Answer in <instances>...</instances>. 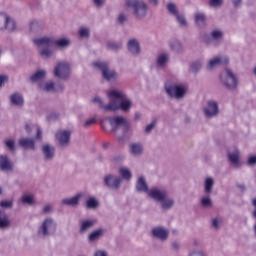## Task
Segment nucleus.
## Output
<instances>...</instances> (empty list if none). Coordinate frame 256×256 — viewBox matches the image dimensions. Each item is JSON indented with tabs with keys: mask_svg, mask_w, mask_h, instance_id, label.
Returning a JSON list of instances; mask_svg holds the SVG:
<instances>
[{
	"mask_svg": "<svg viewBox=\"0 0 256 256\" xmlns=\"http://www.w3.org/2000/svg\"><path fill=\"white\" fill-rule=\"evenodd\" d=\"M166 9L168 13H170V15H173L174 17H176L177 14L179 13V9H177V5L173 2L168 3L166 5Z\"/></svg>",
	"mask_w": 256,
	"mask_h": 256,
	"instance_id": "58836bf2",
	"label": "nucleus"
},
{
	"mask_svg": "<svg viewBox=\"0 0 256 256\" xmlns=\"http://www.w3.org/2000/svg\"><path fill=\"white\" fill-rule=\"evenodd\" d=\"M203 43L209 47H217L223 41V33H209L202 37Z\"/></svg>",
	"mask_w": 256,
	"mask_h": 256,
	"instance_id": "9d476101",
	"label": "nucleus"
},
{
	"mask_svg": "<svg viewBox=\"0 0 256 256\" xmlns=\"http://www.w3.org/2000/svg\"><path fill=\"white\" fill-rule=\"evenodd\" d=\"M51 211H53V205L51 204L45 205L42 209V213H45V214L51 213Z\"/></svg>",
	"mask_w": 256,
	"mask_h": 256,
	"instance_id": "5fc2aeb1",
	"label": "nucleus"
},
{
	"mask_svg": "<svg viewBox=\"0 0 256 256\" xmlns=\"http://www.w3.org/2000/svg\"><path fill=\"white\" fill-rule=\"evenodd\" d=\"M93 66L101 71L102 77L106 79V81H113V79H117V72L109 68L108 62L96 61L93 63Z\"/></svg>",
	"mask_w": 256,
	"mask_h": 256,
	"instance_id": "6e6552de",
	"label": "nucleus"
},
{
	"mask_svg": "<svg viewBox=\"0 0 256 256\" xmlns=\"http://www.w3.org/2000/svg\"><path fill=\"white\" fill-rule=\"evenodd\" d=\"M1 207H5L6 209L13 208V200H2Z\"/></svg>",
	"mask_w": 256,
	"mask_h": 256,
	"instance_id": "09e8293b",
	"label": "nucleus"
},
{
	"mask_svg": "<svg viewBox=\"0 0 256 256\" xmlns=\"http://www.w3.org/2000/svg\"><path fill=\"white\" fill-rule=\"evenodd\" d=\"M175 17L180 27H187V19L185 18V14L178 13Z\"/></svg>",
	"mask_w": 256,
	"mask_h": 256,
	"instance_id": "37998d69",
	"label": "nucleus"
},
{
	"mask_svg": "<svg viewBox=\"0 0 256 256\" xmlns=\"http://www.w3.org/2000/svg\"><path fill=\"white\" fill-rule=\"evenodd\" d=\"M33 43L39 49L42 48L39 51V55H41L43 59H49V57L53 56V50L49 47H55V49L63 51V49H67V47L71 45V40L69 38L53 39L49 37H41L33 39Z\"/></svg>",
	"mask_w": 256,
	"mask_h": 256,
	"instance_id": "f03ea898",
	"label": "nucleus"
},
{
	"mask_svg": "<svg viewBox=\"0 0 256 256\" xmlns=\"http://www.w3.org/2000/svg\"><path fill=\"white\" fill-rule=\"evenodd\" d=\"M128 51L132 55H140L141 54V45L137 39H130L127 43Z\"/></svg>",
	"mask_w": 256,
	"mask_h": 256,
	"instance_id": "aec40b11",
	"label": "nucleus"
},
{
	"mask_svg": "<svg viewBox=\"0 0 256 256\" xmlns=\"http://www.w3.org/2000/svg\"><path fill=\"white\" fill-rule=\"evenodd\" d=\"M89 37V33H80L79 34V39H87Z\"/></svg>",
	"mask_w": 256,
	"mask_h": 256,
	"instance_id": "774afa93",
	"label": "nucleus"
},
{
	"mask_svg": "<svg viewBox=\"0 0 256 256\" xmlns=\"http://www.w3.org/2000/svg\"><path fill=\"white\" fill-rule=\"evenodd\" d=\"M167 194V190L163 188H152L148 192L149 197H151V199L157 201L158 203H161L162 199H165V197H167Z\"/></svg>",
	"mask_w": 256,
	"mask_h": 256,
	"instance_id": "f3484780",
	"label": "nucleus"
},
{
	"mask_svg": "<svg viewBox=\"0 0 256 256\" xmlns=\"http://www.w3.org/2000/svg\"><path fill=\"white\" fill-rule=\"evenodd\" d=\"M86 207L87 209H97L99 207V199L95 197H89L86 200Z\"/></svg>",
	"mask_w": 256,
	"mask_h": 256,
	"instance_id": "c9c22d12",
	"label": "nucleus"
},
{
	"mask_svg": "<svg viewBox=\"0 0 256 256\" xmlns=\"http://www.w3.org/2000/svg\"><path fill=\"white\" fill-rule=\"evenodd\" d=\"M128 18L127 15L124 13L119 14L118 16V23H120V25H123V23H127Z\"/></svg>",
	"mask_w": 256,
	"mask_h": 256,
	"instance_id": "603ef678",
	"label": "nucleus"
},
{
	"mask_svg": "<svg viewBox=\"0 0 256 256\" xmlns=\"http://www.w3.org/2000/svg\"><path fill=\"white\" fill-rule=\"evenodd\" d=\"M123 47V44L121 42H108L107 48L110 49V51H119Z\"/></svg>",
	"mask_w": 256,
	"mask_h": 256,
	"instance_id": "79ce46f5",
	"label": "nucleus"
},
{
	"mask_svg": "<svg viewBox=\"0 0 256 256\" xmlns=\"http://www.w3.org/2000/svg\"><path fill=\"white\" fill-rule=\"evenodd\" d=\"M172 249H173V251H179V249H181V244L177 241H174L172 243Z\"/></svg>",
	"mask_w": 256,
	"mask_h": 256,
	"instance_id": "bf43d9fd",
	"label": "nucleus"
},
{
	"mask_svg": "<svg viewBox=\"0 0 256 256\" xmlns=\"http://www.w3.org/2000/svg\"><path fill=\"white\" fill-rule=\"evenodd\" d=\"M129 151L133 157H141L143 155V144L136 142L129 145Z\"/></svg>",
	"mask_w": 256,
	"mask_h": 256,
	"instance_id": "bb28decb",
	"label": "nucleus"
},
{
	"mask_svg": "<svg viewBox=\"0 0 256 256\" xmlns=\"http://www.w3.org/2000/svg\"><path fill=\"white\" fill-rule=\"evenodd\" d=\"M221 223H223V220L221 218H214L212 219V227L213 229H219L221 227Z\"/></svg>",
	"mask_w": 256,
	"mask_h": 256,
	"instance_id": "de8ad7c7",
	"label": "nucleus"
},
{
	"mask_svg": "<svg viewBox=\"0 0 256 256\" xmlns=\"http://www.w3.org/2000/svg\"><path fill=\"white\" fill-rule=\"evenodd\" d=\"M203 113L207 119H213L219 115V103L214 100H209L207 105L203 108Z\"/></svg>",
	"mask_w": 256,
	"mask_h": 256,
	"instance_id": "f8f14e48",
	"label": "nucleus"
},
{
	"mask_svg": "<svg viewBox=\"0 0 256 256\" xmlns=\"http://www.w3.org/2000/svg\"><path fill=\"white\" fill-rule=\"evenodd\" d=\"M164 91L170 99L183 101V99L187 97V93H189V88L183 83L167 80L164 84Z\"/></svg>",
	"mask_w": 256,
	"mask_h": 256,
	"instance_id": "7ed1b4c3",
	"label": "nucleus"
},
{
	"mask_svg": "<svg viewBox=\"0 0 256 256\" xmlns=\"http://www.w3.org/2000/svg\"><path fill=\"white\" fill-rule=\"evenodd\" d=\"M4 144L6 145L7 149L11 151L12 153H15V140L13 139H7L4 141Z\"/></svg>",
	"mask_w": 256,
	"mask_h": 256,
	"instance_id": "a18cd8bd",
	"label": "nucleus"
},
{
	"mask_svg": "<svg viewBox=\"0 0 256 256\" xmlns=\"http://www.w3.org/2000/svg\"><path fill=\"white\" fill-rule=\"evenodd\" d=\"M21 202L24 203V205H35V196L32 194H25L22 196Z\"/></svg>",
	"mask_w": 256,
	"mask_h": 256,
	"instance_id": "e433bc0d",
	"label": "nucleus"
},
{
	"mask_svg": "<svg viewBox=\"0 0 256 256\" xmlns=\"http://www.w3.org/2000/svg\"><path fill=\"white\" fill-rule=\"evenodd\" d=\"M57 232V222L53 218H46L42 221L38 228L37 234L39 237H51Z\"/></svg>",
	"mask_w": 256,
	"mask_h": 256,
	"instance_id": "0eeeda50",
	"label": "nucleus"
},
{
	"mask_svg": "<svg viewBox=\"0 0 256 256\" xmlns=\"http://www.w3.org/2000/svg\"><path fill=\"white\" fill-rule=\"evenodd\" d=\"M202 207L209 209V207H213V200L209 196H203L200 201Z\"/></svg>",
	"mask_w": 256,
	"mask_h": 256,
	"instance_id": "ea45409f",
	"label": "nucleus"
},
{
	"mask_svg": "<svg viewBox=\"0 0 256 256\" xmlns=\"http://www.w3.org/2000/svg\"><path fill=\"white\" fill-rule=\"evenodd\" d=\"M83 197V193H78L73 197L62 199V204L67 205V207H79V201Z\"/></svg>",
	"mask_w": 256,
	"mask_h": 256,
	"instance_id": "6ab92c4d",
	"label": "nucleus"
},
{
	"mask_svg": "<svg viewBox=\"0 0 256 256\" xmlns=\"http://www.w3.org/2000/svg\"><path fill=\"white\" fill-rule=\"evenodd\" d=\"M47 72L45 70H38L36 71L31 77V81L33 83H37V81H41V79H45Z\"/></svg>",
	"mask_w": 256,
	"mask_h": 256,
	"instance_id": "72a5a7b5",
	"label": "nucleus"
},
{
	"mask_svg": "<svg viewBox=\"0 0 256 256\" xmlns=\"http://www.w3.org/2000/svg\"><path fill=\"white\" fill-rule=\"evenodd\" d=\"M36 139H41V128L36 126Z\"/></svg>",
	"mask_w": 256,
	"mask_h": 256,
	"instance_id": "69168bd1",
	"label": "nucleus"
},
{
	"mask_svg": "<svg viewBox=\"0 0 256 256\" xmlns=\"http://www.w3.org/2000/svg\"><path fill=\"white\" fill-rule=\"evenodd\" d=\"M167 61H169V55L161 54L157 58V66L158 67H165L167 65Z\"/></svg>",
	"mask_w": 256,
	"mask_h": 256,
	"instance_id": "4c0bfd02",
	"label": "nucleus"
},
{
	"mask_svg": "<svg viewBox=\"0 0 256 256\" xmlns=\"http://www.w3.org/2000/svg\"><path fill=\"white\" fill-rule=\"evenodd\" d=\"M7 81H9V77L7 75H1V85L7 83Z\"/></svg>",
	"mask_w": 256,
	"mask_h": 256,
	"instance_id": "0e129e2a",
	"label": "nucleus"
},
{
	"mask_svg": "<svg viewBox=\"0 0 256 256\" xmlns=\"http://www.w3.org/2000/svg\"><path fill=\"white\" fill-rule=\"evenodd\" d=\"M45 29V24L41 20H32L29 22V30L31 33H39Z\"/></svg>",
	"mask_w": 256,
	"mask_h": 256,
	"instance_id": "4be33fe9",
	"label": "nucleus"
},
{
	"mask_svg": "<svg viewBox=\"0 0 256 256\" xmlns=\"http://www.w3.org/2000/svg\"><path fill=\"white\" fill-rule=\"evenodd\" d=\"M155 127H157V121H152L150 124H148L146 127H145V133L147 135H149V133H151V131H153V129H155Z\"/></svg>",
	"mask_w": 256,
	"mask_h": 256,
	"instance_id": "49530a36",
	"label": "nucleus"
},
{
	"mask_svg": "<svg viewBox=\"0 0 256 256\" xmlns=\"http://www.w3.org/2000/svg\"><path fill=\"white\" fill-rule=\"evenodd\" d=\"M136 190L139 193H149V186L147 185V180L145 177L140 176L136 182Z\"/></svg>",
	"mask_w": 256,
	"mask_h": 256,
	"instance_id": "c85d7f7f",
	"label": "nucleus"
},
{
	"mask_svg": "<svg viewBox=\"0 0 256 256\" xmlns=\"http://www.w3.org/2000/svg\"><path fill=\"white\" fill-rule=\"evenodd\" d=\"M119 174L121 175L122 179H125L126 181H131V178L133 177L131 170H129L127 167H121L119 169Z\"/></svg>",
	"mask_w": 256,
	"mask_h": 256,
	"instance_id": "f704fd0d",
	"label": "nucleus"
},
{
	"mask_svg": "<svg viewBox=\"0 0 256 256\" xmlns=\"http://www.w3.org/2000/svg\"><path fill=\"white\" fill-rule=\"evenodd\" d=\"M189 256H207V255H205V253H203L202 251H195V252H192Z\"/></svg>",
	"mask_w": 256,
	"mask_h": 256,
	"instance_id": "680f3d73",
	"label": "nucleus"
},
{
	"mask_svg": "<svg viewBox=\"0 0 256 256\" xmlns=\"http://www.w3.org/2000/svg\"><path fill=\"white\" fill-rule=\"evenodd\" d=\"M42 153L47 161H51L55 157V146L50 144L43 145Z\"/></svg>",
	"mask_w": 256,
	"mask_h": 256,
	"instance_id": "b1692460",
	"label": "nucleus"
},
{
	"mask_svg": "<svg viewBox=\"0 0 256 256\" xmlns=\"http://www.w3.org/2000/svg\"><path fill=\"white\" fill-rule=\"evenodd\" d=\"M228 160L231 165H235V167H240L241 162L239 161V150L234 148L233 151H228Z\"/></svg>",
	"mask_w": 256,
	"mask_h": 256,
	"instance_id": "393cba45",
	"label": "nucleus"
},
{
	"mask_svg": "<svg viewBox=\"0 0 256 256\" xmlns=\"http://www.w3.org/2000/svg\"><path fill=\"white\" fill-rule=\"evenodd\" d=\"M39 87L46 93H59V91H63V89H65V86L62 83L55 84L51 81L42 82L39 84Z\"/></svg>",
	"mask_w": 256,
	"mask_h": 256,
	"instance_id": "ddd939ff",
	"label": "nucleus"
},
{
	"mask_svg": "<svg viewBox=\"0 0 256 256\" xmlns=\"http://www.w3.org/2000/svg\"><path fill=\"white\" fill-rule=\"evenodd\" d=\"M160 205L164 211L173 209L175 205V199L167 194L160 202Z\"/></svg>",
	"mask_w": 256,
	"mask_h": 256,
	"instance_id": "5701e85b",
	"label": "nucleus"
},
{
	"mask_svg": "<svg viewBox=\"0 0 256 256\" xmlns=\"http://www.w3.org/2000/svg\"><path fill=\"white\" fill-rule=\"evenodd\" d=\"M151 235L159 241H167L169 239V229L164 226H155L151 230Z\"/></svg>",
	"mask_w": 256,
	"mask_h": 256,
	"instance_id": "4468645a",
	"label": "nucleus"
},
{
	"mask_svg": "<svg viewBox=\"0 0 256 256\" xmlns=\"http://www.w3.org/2000/svg\"><path fill=\"white\" fill-rule=\"evenodd\" d=\"M213 187H215V179L207 177L204 180V193L211 195L213 193Z\"/></svg>",
	"mask_w": 256,
	"mask_h": 256,
	"instance_id": "7c9ffc66",
	"label": "nucleus"
},
{
	"mask_svg": "<svg viewBox=\"0 0 256 256\" xmlns=\"http://www.w3.org/2000/svg\"><path fill=\"white\" fill-rule=\"evenodd\" d=\"M107 123H109V125L111 126L112 131H117L119 127H123L124 133H127L129 131V127H131L129 121H127V119L123 116L106 118L102 122V127L105 131H107V129L105 128V125H107Z\"/></svg>",
	"mask_w": 256,
	"mask_h": 256,
	"instance_id": "423d86ee",
	"label": "nucleus"
},
{
	"mask_svg": "<svg viewBox=\"0 0 256 256\" xmlns=\"http://www.w3.org/2000/svg\"><path fill=\"white\" fill-rule=\"evenodd\" d=\"M227 63H229V57L215 56L209 60L207 69H209V71H213V69H217L220 65H227Z\"/></svg>",
	"mask_w": 256,
	"mask_h": 256,
	"instance_id": "dca6fc26",
	"label": "nucleus"
},
{
	"mask_svg": "<svg viewBox=\"0 0 256 256\" xmlns=\"http://www.w3.org/2000/svg\"><path fill=\"white\" fill-rule=\"evenodd\" d=\"M248 165H249L250 167H253V166L256 165V155L250 156V157L248 158Z\"/></svg>",
	"mask_w": 256,
	"mask_h": 256,
	"instance_id": "6e6d98bb",
	"label": "nucleus"
},
{
	"mask_svg": "<svg viewBox=\"0 0 256 256\" xmlns=\"http://www.w3.org/2000/svg\"><path fill=\"white\" fill-rule=\"evenodd\" d=\"M95 123H97V119L95 118H89L88 120H86L83 124V127L87 128V127H91V125H95Z\"/></svg>",
	"mask_w": 256,
	"mask_h": 256,
	"instance_id": "3c124183",
	"label": "nucleus"
},
{
	"mask_svg": "<svg viewBox=\"0 0 256 256\" xmlns=\"http://www.w3.org/2000/svg\"><path fill=\"white\" fill-rule=\"evenodd\" d=\"M19 145L23 149H35V140L33 138H20Z\"/></svg>",
	"mask_w": 256,
	"mask_h": 256,
	"instance_id": "c756f323",
	"label": "nucleus"
},
{
	"mask_svg": "<svg viewBox=\"0 0 256 256\" xmlns=\"http://www.w3.org/2000/svg\"><path fill=\"white\" fill-rule=\"evenodd\" d=\"M220 81L226 89H229V91H237V88L239 87V78H237L235 73L229 69H225L221 72Z\"/></svg>",
	"mask_w": 256,
	"mask_h": 256,
	"instance_id": "39448f33",
	"label": "nucleus"
},
{
	"mask_svg": "<svg viewBox=\"0 0 256 256\" xmlns=\"http://www.w3.org/2000/svg\"><path fill=\"white\" fill-rule=\"evenodd\" d=\"M71 135H73V130H60L56 132V143L59 147H69L71 143Z\"/></svg>",
	"mask_w": 256,
	"mask_h": 256,
	"instance_id": "1a4fd4ad",
	"label": "nucleus"
},
{
	"mask_svg": "<svg viewBox=\"0 0 256 256\" xmlns=\"http://www.w3.org/2000/svg\"><path fill=\"white\" fill-rule=\"evenodd\" d=\"M194 21L198 27H205L207 16H205V14L203 13H196L194 17Z\"/></svg>",
	"mask_w": 256,
	"mask_h": 256,
	"instance_id": "2f4dec72",
	"label": "nucleus"
},
{
	"mask_svg": "<svg viewBox=\"0 0 256 256\" xmlns=\"http://www.w3.org/2000/svg\"><path fill=\"white\" fill-rule=\"evenodd\" d=\"M95 7L101 8L105 5V0H93Z\"/></svg>",
	"mask_w": 256,
	"mask_h": 256,
	"instance_id": "4d7b16f0",
	"label": "nucleus"
},
{
	"mask_svg": "<svg viewBox=\"0 0 256 256\" xmlns=\"http://www.w3.org/2000/svg\"><path fill=\"white\" fill-rule=\"evenodd\" d=\"M223 5V0H209L210 7H221Z\"/></svg>",
	"mask_w": 256,
	"mask_h": 256,
	"instance_id": "8fccbe9b",
	"label": "nucleus"
},
{
	"mask_svg": "<svg viewBox=\"0 0 256 256\" xmlns=\"http://www.w3.org/2000/svg\"><path fill=\"white\" fill-rule=\"evenodd\" d=\"M90 31H91V29H89V27L82 26L78 30V33H89Z\"/></svg>",
	"mask_w": 256,
	"mask_h": 256,
	"instance_id": "052dcab7",
	"label": "nucleus"
},
{
	"mask_svg": "<svg viewBox=\"0 0 256 256\" xmlns=\"http://www.w3.org/2000/svg\"><path fill=\"white\" fill-rule=\"evenodd\" d=\"M11 227V219L7 216L1 217V229H9Z\"/></svg>",
	"mask_w": 256,
	"mask_h": 256,
	"instance_id": "c03bdc74",
	"label": "nucleus"
},
{
	"mask_svg": "<svg viewBox=\"0 0 256 256\" xmlns=\"http://www.w3.org/2000/svg\"><path fill=\"white\" fill-rule=\"evenodd\" d=\"M126 6L132 9L135 19H145L149 12V5L145 0H126Z\"/></svg>",
	"mask_w": 256,
	"mask_h": 256,
	"instance_id": "20e7f679",
	"label": "nucleus"
},
{
	"mask_svg": "<svg viewBox=\"0 0 256 256\" xmlns=\"http://www.w3.org/2000/svg\"><path fill=\"white\" fill-rule=\"evenodd\" d=\"M3 17H4V29L5 31H15L16 27H17V24L15 23V20L7 15V14H3Z\"/></svg>",
	"mask_w": 256,
	"mask_h": 256,
	"instance_id": "a878e982",
	"label": "nucleus"
},
{
	"mask_svg": "<svg viewBox=\"0 0 256 256\" xmlns=\"http://www.w3.org/2000/svg\"><path fill=\"white\" fill-rule=\"evenodd\" d=\"M15 165L7 156H1V171L2 173H13Z\"/></svg>",
	"mask_w": 256,
	"mask_h": 256,
	"instance_id": "a211bd4d",
	"label": "nucleus"
},
{
	"mask_svg": "<svg viewBox=\"0 0 256 256\" xmlns=\"http://www.w3.org/2000/svg\"><path fill=\"white\" fill-rule=\"evenodd\" d=\"M150 5L157 7L159 5V0H148Z\"/></svg>",
	"mask_w": 256,
	"mask_h": 256,
	"instance_id": "338daca9",
	"label": "nucleus"
},
{
	"mask_svg": "<svg viewBox=\"0 0 256 256\" xmlns=\"http://www.w3.org/2000/svg\"><path fill=\"white\" fill-rule=\"evenodd\" d=\"M201 67H203V61H201V60H198V61H196L192 64V69L194 71H197L198 69H201Z\"/></svg>",
	"mask_w": 256,
	"mask_h": 256,
	"instance_id": "864d4df0",
	"label": "nucleus"
},
{
	"mask_svg": "<svg viewBox=\"0 0 256 256\" xmlns=\"http://www.w3.org/2000/svg\"><path fill=\"white\" fill-rule=\"evenodd\" d=\"M10 101H11L12 105L21 107L23 105V95H21L19 93H14L11 95Z\"/></svg>",
	"mask_w": 256,
	"mask_h": 256,
	"instance_id": "473e14b6",
	"label": "nucleus"
},
{
	"mask_svg": "<svg viewBox=\"0 0 256 256\" xmlns=\"http://www.w3.org/2000/svg\"><path fill=\"white\" fill-rule=\"evenodd\" d=\"M94 256H109V254H108L107 251H105V250H97V251L94 253Z\"/></svg>",
	"mask_w": 256,
	"mask_h": 256,
	"instance_id": "13d9d810",
	"label": "nucleus"
},
{
	"mask_svg": "<svg viewBox=\"0 0 256 256\" xmlns=\"http://www.w3.org/2000/svg\"><path fill=\"white\" fill-rule=\"evenodd\" d=\"M234 7H241V3H243V0H232Z\"/></svg>",
	"mask_w": 256,
	"mask_h": 256,
	"instance_id": "e2e57ef3",
	"label": "nucleus"
},
{
	"mask_svg": "<svg viewBox=\"0 0 256 256\" xmlns=\"http://www.w3.org/2000/svg\"><path fill=\"white\" fill-rule=\"evenodd\" d=\"M107 231L103 228H99L91 232L88 236V241L90 243H95V241H99L103 235H105Z\"/></svg>",
	"mask_w": 256,
	"mask_h": 256,
	"instance_id": "cd10ccee",
	"label": "nucleus"
},
{
	"mask_svg": "<svg viewBox=\"0 0 256 256\" xmlns=\"http://www.w3.org/2000/svg\"><path fill=\"white\" fill-rule=\"evenodd\" d=\"M54 75L55 77H58V79H68L69 75H71V67H69V63H58L54 69Z\"/></svg>",
	"mask_w": 256,
	"mask_h": 256,
	"instance_id": "9b49d317",
	"label": "nucleus"
},
{
	"mask_svg": "<svg viewBox=\"0 0 256 256\" xmlns=\"http://www.w3.org/2000/svg\"><path fill=\"white\" fill-rule=\"evenodd\" d=\"M104 183L106 185V187H108L109 189H119V187H121V183H123V179L119 176H115L113 174H107L104 177Z\"/></svg>",
	"mask_w": 256,
	"mask_h": 256,
	"instance_id": "2eb2a0df",
	"label": "nucleus"
},
{
	"mask_svg": "<svg viewBox=\"0 0 256 256\" xmlns=\"http://www.w3.org/2000/svg\"><path fill=\"white\" fill-rule=\"evenodd\" d=\"M170 47L172 51H175V53L183 51V45H181V42H179L178 40L170 42Z\"/></svg>",
	"mask_w": 256,
	"mask_h": 256,
	"instance_id": "a19ab883",
	"label": "nucleus"
},
{
	"mask_svg": "<svg viewBox=\"0 0 256 256\" xmlns=\"http://www.w3.org/2000/svg\"><path fill=\"white\" fill-rule=\"evenodd\" d=\"M95 223H97V220L93 219H86L80 221V228H79V233H87L89 229H92L95 226Z\"/></svg>",
	"mask_w": 256,
	"mask_h": 256,
	"instance_id": "412c9836",
	"label": "nucleus"
},
{
	"mask_svg": "<svg viewBox=\"0 0 256 256\" xmlns=\"http://www.w3.org/2000/svg\"><path fill=\"white\" fill-rule=\"evenodd\" d=\"M107 97L110 99L108 104H104L100 97H94L92 101L98 105L99 109L106 112L120 110L124 113H129L131 107H133V101L121 90H109L107 92Z\"/></svg>",
	"mask_w": 256,
	"mask_h": 256,
	"instance_id": "f257e3e1",
	"label": "nucleus"
}]
</instances>
